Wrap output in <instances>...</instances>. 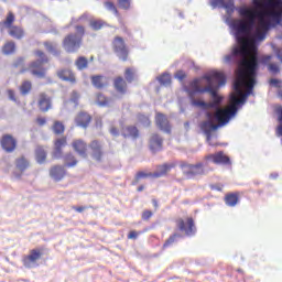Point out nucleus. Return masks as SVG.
Masks as SVG:
<instances>
[{
    "label": "nucleus",
    "instance_id": "nucleus-56",
    "mask_svg": "<svg viewBox=\"0 0 282 282\" xmlns=\"http://www.w3.org/2000/svg\"><path fill=\"white\" fill-rule=\"evenodd\" d=\"M73 210H76V213H83L84 210H87V206H74Z\"/></svg>",
    "mask_w": 282,
    "mask_h": 282
},
{
    "label": "nucleus",
    "instance_id": "nucleus-35",
    "mask_svg": "<svg viewBox=\"0 0 282 282\" xmlns=\"http://www.w3.org/2000/svg\"><path fill=\"white\" fill-rule=\"evenodd\" d=\"M96 102H97V105H99V107H109L111 99H109V97L105 96V94L98 93L96 95Z\"/></svg>",
    "mask_w": 282,
    "mask_h": 282
},
{
    "label": "nucleus",
    "instance_id": "nucleus-10",
    "mask_svg": "<svg viewBox=\"0 0 282 282\" xmlns=\"http://www.w3.org/2000/svg\"><path fill=\"white\" fill-rule=\"evenodd\" d=\"M176 226L181 232H184L186 237H193L197 232V228H195V220L193 217H187L176 219Z\"/></svg>",
    "mask_w": 282,
    "mask_h": 282
},
{
    "label": "nucleus",
    "instance_id": "nucleus-32",
    "mask_svg": "<svg viewBox=\"0 0 282 282\" xmlns=\"http://www.w3.org/2000/svg\"><path fill=\"white\" fill-rule=\"evenodd\" d=\"M193 107H197L198 109H203V111H208L210 109L212 105L209 102H206L202 99H195V97H189Z\"/></svg>",
    "mask_w": 282,
    "mask_h": 282
},
{
    "label": "nucleus",
    "instance_id": "nucleus-16",
    "mask_svg": "<svg viewBox=\"0 0 282 282\" xmlns=\"http://www.w3.org/2000/svg\"><path fill=\"white\" fill-rule=\"evenodd\" d=\"M155 124L161 131H164V133H171V122L169 121L166 115L156 112Z\"/></svg>",
    "mask_w": 282,
    "mask_h": 282
},
{
    "label": "nucleus",
    "instance_id": "nucleus-54",
    "mask_svg": "<svg viewBox=\"0 0 282 282\" xmlns=\"http://www.w3.org/2000/svg\"><path fill=\"white\" fill-rule=\"evenodd\" d=\"M79 98H80V95L77 91L72 93V101L75 102V105H78Z\"/></svg>",
    "mask_w": 282,
    "mask_h": 282
},
{
    "label": "nucleus",
    "instance_id": "nucleus-55",
    "mask_svg": "<svg viewBox=\"0 0 282 282\" xmlns=\"http://www.w3.org/2000/svg\"><path fill=\"white\" fill-rule=\"evenodd\" d=\"M269 83L272 87H281V80H279V79L272 78V79H270Z\"/></svg>",
    "mask_w": 282,
    "mask_h": 282
},
{
    "label": "nucleus",
    "instance_id": "nucleus-4",
    "mask_svg": "<svg viewBox=\"0 0 282 282\" xmlns=\"http://www.w3.org/2000/svg\"><path fill=\"white\" fill-rule=\"evenodd\" d=\"M75 30L76 33L67 34L62 42L64 50L69 54H74L80 50V46L83 45V37L85 36V26L76 25Z\"/></svg>",
    "mask_w": 282,
    "mask_h": 282
},
{
    "label": "nucleus",
    "instance_id": "nucleus-50",
    "mask_svg": "<svg viewBox=\"0 0 282 282\" xmlns=\"http://www.w3.org/2000/svg\"><path fill=\"white\" fill-rule=\"evenodd\" d=\"M35 122L39 127H45V124H47V118L45 117H37L35 119Z\"/></svg>",
    "mask_w": 282,
    "mask_h": 282
},
{
    "label": "nucleus",
    "instance_id": "nucleus-3",
    "mask_svg": "<svg viewBox=\"0 0 282 282\" xmlns=\"http://www.w3.org/2000/svg\"><path fill=\"white\" fill-rule=\"evenodd\" d=\"M203 80H206L208 84V89L206 94H210L212 96V102H209V108L215 109L221 105V100H224V97L219 96L217 91H219L220 87H224L226 85V75L221 72H212L205 76H203Z\"/></svg>",
    "mask_w": 282,
    "mask_h": 282
},
{
    "label": "nucleus",
    "instance_id": "nucleus-23",
    "mask_svg": "<svg viewBox=\"0 0 282 282\" xmlns=\"http://www.w3.org/2000/svg\"><path fill=\"white\" fill-rule=\"evenodd\" d=\"M72 147L74 151L78 153V155H82L83 158H87V143L84 140L77 139L73 141Z\"/></svg>",
    "mask_w": 282,
    "mask_h": 282
},
{
    "label": "nucleus",
    "instance_id": "nucleus-28",
    "mask_svg": "<svg viewBox=\"0 0 282 282\" xmlns=\"http://www.w3.org/2000/svg\"><path fill=\"white\" fill-rule=\"evenodd\" d=\"M90 80L96 89H105V87L109 85V83L107 82V77L102 75H94L90 77Z\"/></svg>",
    "mask_w": 282,
    "mask_h": 282
},
{
    "label": "nucleus",
    "instance_id": "nucleus-53",
    "mask_svg": "<svg viewBox=\"0 0 282 282\" xmlns=\"http://www.w3.org/2000/svg\"><path fill=\"white\" fill-rule=\"evenodd\" d=\"M7 94H8V97H9L13 102H17V94L14 93V90L9 89V90L7 91Z\"/></svg>",
    "mask_w": 282,
    "mask_h": 282
},
{
    "label": "nucleus",
    "instance_id": "nucleus-9",
    "mask_svg": "<svg viewBox=\"0 0 282 282\" xmlns=\"http://www.w3.org/2000/svg\"><path fill=\"white\" fill-rule=\"evenodd\" d=\"M43 248H35L29 251V254L23 256L22 263L24 268H36L39 261H41L43 257Z\"/></svg>",
    "mask_w": 282,
    "mask_h": 282
},
{
    "label": "nucleus",
    "instance_id": "nucleus-48",
    "mask_svg": "<svg viewBox=\"0 0 282 282\" xmlns=\"http://www.w3.org/2000/svg\"><path fill=\"white\" fill-rule=\"evenodd\" d=\"M151 217H153V212L145 209L142 212L141 218L143 221H149V219H151Z\"/></svg>",
    "mask_w": 282,
    "mask_h": 282
},
{
    "label": "nucleus",
    "instance_id": "nucleus-60",
    "mask_svg": "<svg viewBox=\"0 0 282 282\" xmlns=\"http://www.w3.org/2000/svg\"><path fill=\"white\" fill-rule=\"evenodd\" d=\"M279 122H282V109L280 108Z\"/></svg>",
    "mask_w": 282,
    "mask_h": 282
},
{
    "label": "nucleus",
    "instance_id": "nucleus-38",
    "mask_svg": "<svg viewBox=\"0 0 282 282\" xmlns=\"http://www.w3.org/2000/svg\"><path fill=\"white\" fill-rule=\"evenodd\" d=\"M13 67L15 69H20V74H25V72H28V68L25 67V58L23 57H18L14 62H13Z\"/></svg>",
    "mask_w": 282,
    "mask_h": 282
},
{
    "label": "nucleus",
    "instance_id": "nucleus-22",
    "mask_svg": "<svg viewBox=\"0 0 282 282\" xmlns=\"http://www.w3.org/2000/svg\"><path fill=\"white\" fill-rule=\"evenodd\" d=\"M219 129V124L213 123V121L207 120L200 123V130L207 135V140H210L213 135V131H217Z\"/></svg>",
    "mask_w": 282,
    "mask_h": 282
},
{
    "label": "nucleus",
    "instance_id": "nucleus-14",
    "mask_svg": "<svg viewBox=\"0 0 282 282\" xmlns=\"http://www.w3.org/2000/svg\"><path fill=\"white\" fill-rule=\"evenodd\" d=\"M65 147H67V137H62L54 141L53 160H61L63 158V149Z\"/></svg>",
    "mask_w": 282,
    "mask_h": 282
},
{
    "label": "nucleus",
    "instance_id": "nucleus-59",
    "mask_svg": "<svg viewBox=\"0 0 282 282\" xmlns=\"http://www.w3.org/2000/svg\"><path fill=\"white\" fill-rule=\"evenodd\" d=\"M137 191L138 193H142V191H144V185H140Z\"/></svg>",
    "mask_w": 282,
    "mask_h": 282
},
{
    "label": "nucleus",
    "instance_id": "nucleus-57",
    "mask_svg": "<svg viewBox=\"0 0 282 282\" xmlns=\"http://www.w3.org/2000/svg\"><path fill=\"white\" fill-rule=\"evenodd\" d=\"M276 135H282V123L276 128Z\"/></svg>",
    "mask_w": 282,
    "mask_h": 282
},
{
    "label": "nucleus",
    "instance_id": "nucleus-40",
    "mask_svg": "<svg viewBox=\"0 0 282 282\" xmlns=\"http://www.w3.org/2000/svg\"><path fill=\"white\" fill-rule=\"evenodd\" d=\"M52 129L55 135H63L65 133V124L61 121H54Z\"/></svg>",
    "mask_w": 282,
    "mask_h": 282
},
{
    "label": "nucleus",
    "instance_id": "nucleus-62",
    "mask_svg": "<svg viewBox=\"0 0 282 282\" xmlns=\"http://www.w3.org/2000/svg\"><path fill=\"white\" fill-rule=\"evenodd\" d=\"M0 96H1V91H0Z\"/></svg>",
    "mask_w": 282,
    "mask_h": 282
},
{
    "label": "nucleus",
    "instance_id": "nucleus-17",
    "mask_svg": "<svg viewBox=\"0 0 282 282\" xmlns=\"http://www.w3.org/2000/svg\"><path fill=\"white\" fill-rule=\"evenodd\" d=\"M48 173L50 177H52L54 182H62V180H65V177L67 176V170H65V166L63 165L51 166Z\"/></svg>",
    "mask_w": 282,
    "mask_h": 282
},
{
    "label": "nucleus",
    "instance_id": "nucleus-39",
    "mask_svg": "<svg viewBox=\"0 0 282 282\" xmlns=\"http://www.w3.org/2000/svg\"><path fill=\"white\" fill-rule=\"evenodd\" d=\"M31 91H32V82L30 80L22 82L20 86V94L22 96H28V94H30Z\"/></svg>",
    "mask_w": 282,
    "mask_h": 282
},
{
    "label": "nucleus",
    "instance_id": "nucleus-6",
    "mask_svg": "<svg viewBox=\"0 0 282 282\" xmlns=\"http://www.w3.org/2000/svg\"><path fill=\"white\" fill-rule=\"evenodd\" d=\"M178 166L186 180H195L202 175H206L207 171L203 162L191 164L186 161H181Z\"/></svg>",
    "mask_w": 282,
    "mask_h": 282
},
{
    "label": "nucleus",
    "instance_id": "nucleus-31",
    "mask_svg": "<svg viewBox=\"0 0 282 282\" xmlns=\"http://www.w3.org/2000/svg\"><path fill=\"white\" fill-rule=\"evenodd\" d=\"M225 204L234 208L237 204H239V193H229L225 195Z\"/></svg>",
    "mask_w": 282,
    "mask_h": 282
},
{
    "label": "nucleus",
    "instance_id": "nucleus-13",
    "mask_svg": "<svg viewBox=\"0 0 282 282\" xmlns=\"http://www.w3.org/2000/svg\"><path fill=\"white\" fill-rule=\"evenodd\" d=\"M88 149L91 151V158L93 160H96V162H102V156L105 155V152L102 151V142L100 140H93Z\"/></svg>",
    "mask_w": 282,
    "mask_h": 282
},
{
    "label": "nucleus",
    "instance_id": "nucleus-20",
    "mask_svg": "<svg viewBox=\"0 0 282 282\" xmlns=\"http://www.w3.org/2000/svg\"><path fill=\"white\" fill-rule=\"evenodd\" d=\"M91 122L89 112L80 111L75 118V124L82 129H87Z\"/></svg>",
    "mask_w": 282,
    "mask_h": 282
},
{
    "label": "nucleus",
    "instance_id": "nucleus-34",
    "mask_svg": "<svg viewBox=\"0 0 282 282\" xmlns=\"http://www.w3.org/2000/svg\"><path fill=\"white\" fill-rule=\"evenodd\" d=\"M64 164L67 169H73V166L78 164V160H76V156L73 153H67L64 156Z\"/></svg>",
    "mask_w": 282,
    "mask_h": 282
},
{
    "label": "nucleus",
    "instance_id": "nucleus-29",
    "mask_svg": "<svg viewBox=\"0 0 282 282\" xmlns=\"http://www.w3.org/2000/svg\"><path fill=\"white\" fill-rule=\"evenodd\" d=\"M35 160L37 164H45L47 160V151H45L44 147L39 145L35 149Z\"/></svg>",
    "mask_w": 282,
    "mask_h": 282
},
{
    "label": "nucleus",
    "instance_id": "nucleus-5",
    "mask_svg": "<svg viewBox=\"0 0 282 282\" xmlns=\"http://www.w3.org/2000/svg\"><path fill=\"white\" fill-rule=\"evenodd\" d=\"M34 54L39 59L29 64L28 72H30L34 78H45L47 68H45L43 65H45V63H50V58L45 52L41 50L35 51Z\"/></svg>",
    "mask_w": 282,
    "mask_h": 282
},
{
    "label": "nucleus",
    "instance_id": "nucleus-33",
    "mask_svg": "<svg viewBox=\"0 0 282 282\" xmlns=\"http://www.w3.org/2000/svg\"><path fill=\"white\" fill-rule=\"evenodd\" d=\"M15 167L23 173V171L30 169V161H28L25 156H20L15 160Z\"/></svg>",
    "mask_w": 282,
    "mask_h": 282
},
{
    "label": "nucleus",
    "instance_id": "nucleus-8",
    "mask_svg": "<svg viewBox=\"0 0 282 282\" xmlns=\"http://www.w3.org/2000/svg\"><path fill=\"white\" fill-rule=\"evenodd\" d=\"M111 48L113 54L118 57L119 61L127 62L129 61V46L124 39L120 35H116L111 42Z\"/></svg>",
    "mask_w": 282,
    "mask_h": 282
},
{
    "label": "nucleus",
    "instance_id": "nucleus-24",
    "mask_svg": "<svg viewBox=\"0 0 282 282\" xmlns=\"http://www.w3.org/2000/svg\"><path fill=\"white\" fill-rule=\"evenodd\" d=\"M163 142H164V140L161 139L160 134H158V133L152 134L150 138V150L153 153H156V151H162Z\"/></svg>",
    "mask_w": 282,
    "mask_h": 282
},
{
    "label": "nucleus",
    "instance_id": "nucleus-2",
    "mask_svg": "<svg viewBox=\"0 0 282 282\" xmlns=\"http://www.w3.org/2000/svg\"><path fill=\"white\" fill-rule=\"evenodd\" d=\"M243 83V75H240L238 82L234 84V89L237 95H231L230 102L231 105L225 109L218 108L215 112V118L219 124V127H224V124H228L232 116L237 115V105H241L246 102V99L252 94V90L246 88V93L241 88V84Z\"/></svg>",
    "mask_w": 282,
    "mask_h": 282
},
{
    "label": "nucleus",
    "instance_id": "nucleus-42",
    "mask_svg": "<svg viewBox=\"0 0 282 282\" xmlns=\"http://www.w3.org/2000/svg\"><path fill=\"white\" fill-rule=\"evenodd\" d=\"M159 83L164 87L171 86L172 79L171 74L164 73L158 78Z\"/></svg>",
    "mask_w": 282,
    "mask_h": 282
},
{
    "label": "nucleus",
    "instance_id": "nucleus-7",
    "mask_svg": "<svg viewBox=\"0 0 282 282\" xmlns=\"http://www.w3.org/2000/svg\"><path fill=\"white\" fill-rule=\"evenodd\" d=\"M14 21H17V17L12 11H9L6 20L2 22V25L7 28L9 36L11 39H15L17 41H21L25 36V30L22 26L14 25Z\"/></svg>",
    "mask_w": 282,
    "mask_h": 282
},
{
    "label": "nucleus",
    "instance_id": "nucleus-51",
    "mask_svg": "<svg viewBox=\"0 0 282 282\" xmlns=\"http://www.w3.org/2000/svg\"><path fill=\"white\" fill-rule=\"evenodd\" d=\"M140 235H142V231L131 230L128 234V239H138V237H140Z\"/></svg>",
    "mask_w": 282,
    "mask_h": 282
},
{
    "label": "nucleus",
    "instance_id": "nucleus-49",
    "mask_svg": "<svg viewBox=\"0 0 282 282\" xmlns=\"http://www.w3.org/2000/svg\"><path fill=\"white\" fill-rule=\"evenodd\" d=\"M109 133L110 135H113V138H118V135H120V129L116 126H111L109 128Z\"/></svg>",
    "mask_w": 282,
    "mask_h": 282
},
{
    "label": "nucleus",
    "instance_id": "nucleus-58",
    "mask_svg": "<svg viewBox=\"0 0 282 282\" xmlns=\"http://www.w3.org/2000/svg\"><path fill=\"white\" fill-rule=\"evenodd\" d=\"M152 204L154 206V208H160V205L158 204V199H152Z\"/></svg>",
    "mask_w": 282,
    "mask_h": 282
},
{
    "label": "nucleus",
    "instance_id": "nucleus-21",
    "mask_svg": "<svg viewBox=\"0 0 282 282\" xmlns=\"http://www.w3.org/2000/svg\"><path fill=\"white\" fill-rule=\"evenodd\" d=\"M200 79H194L189 87L191 89L188 91L189 98H195V94H206L208 91V84L206 87H199Z\"/></svg>",
    "mask_w": 282,
    "mask_h": 282
},
{
    "label": "nucleus",
    "instance_id": "nucleus-18",
    "mask_svg": "<svg viewBox=\"0 0 282 282\" xmlns=\"http://www.w3.org/2000/svg\"><path fill=\"white\" fill-rule=\"evenodd\" d=\"M177 166L176 162H171V163H163L161 165H156V172H154V178L158 180L159 177H164L173 171Z\"/></svg>",
    "mask_w": 282,
    "mask_h": 282
},
{
    "label": "nucleus",
    "instance_id": "nucleus-47",
    "mask_svg": "<svg viewBox=\"0 0 282 282\" xmlns=\"http://www.w3.org/2000/svg\"><path fill=\"white\" fill-rule=\"evenodd\" d=\"M119 8L129 10L131 8V0H118Z\"/></svg>",
    "mask_w": 282,
    "mask_h": 282
},
{
    "label": "nucleus",
    "instance_id": "nucleus-46",
    "mask_svg": "<svg viewBox=\"0 0 282 282\" xmlns=\"http://www.w3.org/2000/svg\"><path fill=\"white\" fill-rule=\"evenodd\" d=\"M105 7L107 8V10H110V12H113V14H116V17H120V13L118 12V8H116V4L113 2H106Z\"/></svg>",
    "mask_w": 282,
    "mask_h": 282
},
{
    "label": "nucleus",
    "instance_id": "nucleus-19",
    "mask_svg": "<svg viewBox=\"0 0 282 282\" xmlns=\"http://www.w3.org/2000/svg\"><path fill=\"white\" fill-rule=\"evenodd\" d=\"M113 88L119 96H124L127 95L128 91V86H127V80H124V77L118 76L113 78Z\"/></svg>",
    "mask_w": 282,
    "mask_h": 282
},
{
    "label": "nucleus",
    "instance_id": "nucleus-12",
    "mask_svg": "<svg viewBox=\"0 0 282 282\" xmlns=\"http://www.w3.org/2000/svg\"><path fill=\"white\" fill-rule=\"evenodd\" d=\"M205 162H213V164H230V158L224 153V151H219L214 154H208L204 156Z\"/></svg>",
    "mask_w": 282,
    "mask_h": 282
},
{
    "label": "nucleus",
    "instance_id": "nucleus-43",
    "mask_svg": "<svg viewBox=\"0 0 282 282\" xmlns=\"http://www.w3.org/2000/svg\"><path fill=\"white\" fill-rule=\"evenodd\" d=\"M180 237H182V235L180 234H173L172 236H170L169 239H166L163 243V250H165V248H169L170 246H173V243H175Z\"/></svg>",
    "mask_w": 282,
    "mask_h": 282
},
{
    "label": "nucleus",
    "instance_id": "nucleus-36",
    "mask_svg": "<svg viewBox=\"0 0 282 282\" xmlns=\"http://www.w3.org/2000/svg\"><path fill=\"white\" fill-rule=\"evenodd\" d=\"M2 52H3V54H6L7 56H10V54H14V52H17V44H15L13 41L7 42V43L2 46Z\"/></svg>",
    "mask_w": 282,
    "mask_h": 282
},
{
    "label": "nucleus",
    "instance_id": "nucleus-30",
    "mask_svg": "<svg viewBox=\"0 0 282 282\" xmlns=\"http://www.w3.org/2000/svg\"><path fill=\"white\" fill-rule=\"evenodd\" d=\"M43 45L48 54H53V56H61V50H58V44L46 41L43 43Z\"/></svg>",
    "mask_w": 282,
    "mask_h": 282
},
{
    "label": "nucleus",
    "instance_id": "nucleus-37",
    "mask_svg": "<svg viewBox=\"0 0 282 282\" xmlns=\"http://www.w3.org/2000/svg\"><path fill=\"white\" fill-rule=\"evenodd\" d=\"M75 65L77 67V69H79L80 72H83V69H87L88 65H89V61L87 59V57L85 56H79L76 61H75Z\"/></svg>",
    "mask_w": 282,
    "mask_h": 282
},
{
    "label": "nucleus",
    "instance_id": "nucleus-27",
    "mask_svg": "<svg viewBox=\"0 0 282 282\" xmlns=\"http://www.w3.org/2000/svg\"><path fill=\"white\" fill-rule=\"evenodd\" d=\"M57 76L61 80H65L66 83H76V75H74V73L68 68L59 69L57 72Z\"/></svg>",
    "mask_w": 282,
    "mask_h": 282
},
{
    "label": "nucleus",
    "instance_id": "nucleus-15",
    "mask_svg": "<svg viewBox=\"0 0 282 282\" xmlns=\"http://www.w3.org/2000/svg\"><path fill=\"white\" fill-rule=\"evenodd\" d=\"M37 107L42 113H47L52 109V97L46 93H40L37 95Z\"/></svg>",
    "mask_w": 282,
    "mask_h": 282
},
{
    "label": "nucleus",
    "instance_id": "nucleus-61",
    "mask_svg": "<svg viewBox=\"0 0 282 282\" xmlns=\"http://www.w3.org/2000/svg\"><path fill=\"white\" fill-rule=\"evenodd\" d=\"M207 116L210 118V116H213V115L210 112H208Z\"/></svg>",
    "mask_w": 282,
    "mask_h": 282
},
{
    "label": "nucleus",
    "instance_id": "nucleus-25",
    "mask_svg": "<svg viewBox=\"0 0 282 282\" xmlns=\"http://www.w3.org/2000/svg\"><path fill=\"white\" fill-rule=\"evenodd\" d=\"M121 135L123 138H131L132 140H138L140 138V130L135 126H128L122 129Z\"/></svg>",
    "mask_w": 282,
    "mask_h": 282
},
{
    "label": "nucleus",
    "instance_id": "nucleus-11",
    "mask_svg": "<svg viewBox=\"0 0 282 282\" xmlns=\"http://www.w3.org/2000/svg\"><path fill=\"white\" fill-rule=\"evenodd\" d=\"M19 142L12 134H3L0 139V147L6 153H14Z\"/></svg>",
    "mask_w": 282,
    "mask_h": 282
},
{
    "label": "nucleus",
    "instance_id": "nucleus-44",
    "mask_svg": "<svg viewBox=\"0 0 282 282\" xmlns=\"http://www.w3.org/2000/svg\"><path fill=\"white\" fill-rule=\"evenodd\" d=\"M105 25H107V23L102 20H93L90 21V28H93V30H102V28H105Z\"/></svg>",
    "mask_w": 282,
    "mask_h": 282
},
{
    "label": "nucleus",
    "instance_id": "nucleus-1",
    "mask_svg": "<svg viewBox=\"0 0 282 282\" xmlns=\"http://www.w3.org/2000/svg\"><path fill=\"white\" fill-rule=\"evenodd\" d=\"M253 4L259 9L258 11L246 6L237 9L241 19L234 23V30L237 32L236 39L240 47H234L231 54L224 57V63H232L235 56H241L235 85L242 75L240 89L245 87L249 91H252L257 85L259 69L257 43L265 41L270 30L282 24V0H254Z\"/></svg>",
    "mask_w": 282,
    "mask_h": 282
},
{
    "label": "nucleus",
    "instance_id": "nucleus-41",
    "mask_svg": "<svg viewBox=\"0 0 282 282\" xmlns=\"http://www.w3.org/2000/svg\"><path fill=\"white\" fill-rule=\"evenodd\" d=\"M147 177H154V173H147V172H138L134 176V182L132 183L133 185L138 184L140 182V180H147Z\"/></svg>",
    "mask_w": 282,
    "mask_h": 282
},
{
    "label": "nucleus",
    "instance_id": "nucleus-26",
    "mask_svg": "<svg viewBox=\"0 0 282 282\" xmlns=\"http://www.w3.org/2000/svg\"><path fill=\"white\" fill-rule=\"evenodd\" d=\"M214 8H224L227 12L235 10V2L232 0H213Z\"/></svg>",
    "mask_w": 282,
    "mask_h": 282
},
{
    "label": "nucleus",
    "instance_id": "nucleus-52",
    "mask_svg": "<svg viewBox=\"0 0 282 282\" xmlns=\"http://www.w3.org/2000/svg\"><path fill=\"white\" fill-rule=\"evenodd\" d=\"M174 76L177 80H184V78H186V73L184 70H177Z\"/></svg>",
    "mask_w": 282,
    "mask_h": 282
},
{
    "label": "nucleus",
    "instance_id": "nucleus-45",
    "mask_svg": "<svg viewBox=\"0 0 282 282\" xmlns=\"http://www.w3.org/2000/svg\"><path fill=\"white\" fill-rule=\"evenodd\" d=\"M124 78H126L127 83H133V80L135 78V73L133 72V68H126Z\"/></svg>",
    "mask_w": 282,
    "mask_h": 282
}]
</instances>
